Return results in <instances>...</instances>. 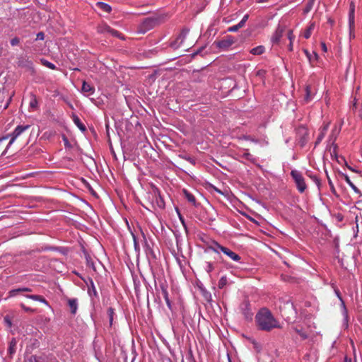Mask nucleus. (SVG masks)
Wrapping results in <instances>:
<instances>
[{
  "label": "nucleus",
  "mask_w": 362,
  "mask_h": 362,
  "mask_svg": "<svg viewBox=\"0 0 362 362\" xmlns=\"http://www.w3.org/2000/svg\"><path fill=\"white\" fill-rule=\"evenodd\" d=\"M257 327L259 330L271 332L274 328H281L279 321L272 312L266 308H261L255 316Z\"/></svg>",
  "instance_id": "obj_1"
},
{
  "label": "nucleus",
  "mask_w": 362,
  "mask_h": 362,
  "mask_svg": "<svg viewBox=\"0 0 362 362\" xmlns=\"http://www.w3.org/2000/svg\"><path fill=\"white\" fill-rule=\"evenodd\" d=\"M163 18V16H151L145 18L139 25L138 32L142 34L146 33L147 31L158 25Z\"/></svg>",
  "instance_id": "obj_2"
},
{
  "label": "nucleus",
  "mask_w": 362,
  "mask_h": 362,
  "mask_svg": "<svg viewBox=\"0 0 362 362\" xmlns=\"http://www.w3.org/2000/svg\"><path fill=\"white\" fill-rule=\"evenodd\" d=\"M281 315L288 322L294 321L297 315L296 309L290 300L286 301L281 308Z\"/></svg>",
  "instance_id": "obj_3"
},
{
  "label": "nucleus",
  "mask_w": 362,
  "mask_h": 362,
  "mask_svg": "<svg viewBox=\"0 0 362 362\" xmlns=\"http://www.w3.org/2000/svg\"><path fill=\"white\" fill-rule=\"evenodd\" d=\"M291 175L295 180L298 189L300 192H303L306 189V185L302 174L300 172L294 170L291 171Z\"/></svg>",
  "instance_id": "obj_4"
},
{
  "label": "nucleus",
  "mask_w": 362,
  "mask_h": 362,
  "mask_svg": "<svg viewBox=\"0 0 362 362\" xmlns=\"http://www.w3.org/2000/svg\"><path fill=\"white\" fill-rule=\"evenodd\" d=\"M234 42V37L230 35H228L225 39H223L217 42H214V44L216 45L217 47L222 49H226L230 46H231Z\"/></svg>",
  "instance_id": "obj_5"
},
{
  "label": "nucleus",
  "mask_w": 362,
  "mask_h": 362,
  "mask_svg": "<svg viewBox=\"0 0 362 362\" xmlns=\"http://www.w3.org/2000/svg\"><path fill=\"white\" fill-rule=\"evenodd\" d=\"M30 125H25V126H22V125H18L16 129L15 130L13 131V132L12 133L11 136V139L7 146V147L11 145L13 141L18 136H20L25 130L28 129L30 128Z\"/></svg>",
  "instance_id": "obj_6"
},
{
  "label": "nucleus",
  "mask_w": 362,
  "mask_h": 362,
  "mask_svg": "<svg viewBox=\"0 0 362 362\" xmlns=\"http://www.w3.org/2000/svg\"><path fill=\"white\" fill-rule=\"evenodd\" d=\"M250 305L247 300H245L240 305L241 310L245 318L247 320L252 319V313L250 312Z\"/></svg>",
  "instance_id": "obj_7"
},
{
  "label": "nucleus",
  "mask_w": 362,
  "mask_h": 362,
  "mask_svg": "<svg viewBox=\"0 0 362 362\" xmlns=\"http://www.w3.org/2000/svg\"><path fill=\"white\" fill-rule=\"evenodd\" d=\"M284 31V28L280 25L278 26L275 33L274 34L272 41L273 43H278L280 41V39L283 36V33Z\"/></svg>",
  "instance_id": "obj_8"
},
{
  "label": "nucleus",
  "mask_w": 362,
  "mask_h": 362,
  "mask_svg": "<svg viewBox=\"0 0 362 362\" xmlns=\"http://www.w3.org/2000/svg\"><path fill=\"white\" fill-rule=\"evenodd\" d=\"M354 11H355V5H354V2H351L349 14V27L351 28V31L354 28Z\"/></svg>",
  "instance_id": "obj_9"
},
{
  "label": "nucleus",
  "mask_w": 362,
  "mask_h": 362,
  "mask_svg": "<svg viewBox=\"0 0 362 362\" xmlns=\"http://www.w3.org/2000/svg\"><path fill=\"white\" fill-rule=\"evenodd\" d=\"M17 341L15 338H13L9 343V347L8 349V354L10 358L13 357V355L16 353Z\"/></svg>",
  "instance_id": "obj_10"
},
{
  "label": "nucleus",
  "mask_w": 362,
  "mask_h": 362,
  "mask_svg": "<svg viewBox=\"0 0 362 362\" xmlns=\"http://www.w3.org/2000/svg\"><path fill=\"white\" fill-rule=\"evenodd\" d=\"M95 7L107 13H110L112 11V8L109 4L100 1L95 4Z\"/></svg>",
  "instance_id": "obj_11"
},
{
  "label": "nucleus",
  "mask_w": 362,
  "mask_h": 362,
  "mask_svg": "<svg viewBox=\"0 0 362 362\" xmlns=\"http://www.w3.org/2000/svg\"><path fill=\"white\" fill-rule=\"evenodd\" d=\"M72 118H73V121L74 122V124L79 128V129L83 132H85L86 131V126L81 122L80 119L78 118V117L76 115H72Z\"/></svg>",
  "instance_id": "obj_12"
},
{
  "label": "nucleus",
  "mask_w": 362,
  "mask_h": 362,
  "mask_svg": "<svg viewBox=\"0 0 362 362\" xmlns=\"http://www.w3.org/2000/svg\"><path fill=\"white\" fill-rule=\"evenodd\" d=\"M25 362H45V359L41 356L31 355L25 358Z\"/></svg>",
  "instance_id": "obj_13"
},
{
  "label": "nucleus",
  "mask_w": 362,
  "mask_h": 362,
  "mask_svg": "<svg viewBox=\"0 0 362 362\" xmlns=\"http://www.w3.org/2000/svg\"><path fill=\"white\" fill-rule=\"evenodd\" d=\"M94 90H95L94 88L92 86H90L89 83H88L86 81L83 82V85H82V88H81V90L83 93L93 94L94 92Z\"/></svg>",
  "instance_id": "obj_14"
},
{
  "label": "nucleus",
  "mask_w": 362,
  "mask_h": 362,
  "mask_svg": "<svg viewBox=\"0 0 362 362\" xmlns=\"http://www.w3.org/2000/svg\"><path fill=\"white\" fill-rule=\"evenodd\" d=\"M182 192L187 201L192 203L194 206H196V199L194 195H192L190 192L185 189L182 190Z\"/></svg>",
  "instance_id": "obj_15"
},
{
  "label": "nucleus",
  "mask_w": 362,
  "mask_h": 362,
  "mask_svg": "<svg viewBox=\"0 0 362 362\" xmlns=\"http://www.w3.org/2000/svg\"><path fill=\"white\" fill-rule=\"evenodd\" d=\"M341 176L344 178L346 182L354 190L355 192L360 194V195H362L361 194L360 190L353 184V182L350 180L349 177L347 175L341 173Z\"/></svg>",
  "instance_id": "obj_16"
},
{
  "label": "nucleus",
  "mask_w": 362,
  "mask_h": 362,
  "mask_svg": "<svg viewBox=\"0 0 362 362\" xmlns=\"http://www.w3.org/2000/svg\"><path fill=\"white\" fill-rule=\"evenodd\" d=\"M69 306L71 309V313L72 314H76L77 310V300L76 299H69L68 300Z\"/></svg>",
  "instance_id": "obj_17"
},
{
  "label": "nucleus",
  "mask_w": 362,
  "mask_h": 362,
  "mask_svg": "<svg viewBox=\"0 0 362 362\" xmlns=\"http://www.w3.org/2000/svg\"><path fill=\"white\" fill-rule=\"evenodd\" d=\"M30 291H31V289L29 288H27V287L19 288L17 289L11 290L9 292V296H14L15 295H16L17 293H21V292H30Z\"/></svg>",
  "instance_id": "obj_18"
},
{
  "label": "nucleus",
  "mask_w": 362,
  "mask_h": 362,
  "mask_svg": "<svg viewBox=\"0 0 362 362\" xmlns=\"http://www.w3.org/2000/svg\"><path fill=\"white\" fill-rule=\"evenodd\" d=\"M161 290H162V294H163V296L168 305V307L171 309V302L169 299V297H168V293L167 291V289L163 286H161Z\"/></svg>",
  "instance_id": "obj_19"
},
{
  "label": "nucleus",
  "mask_w": 362,
  "mask_h": 362,
  "mask_svg": "<svg viewBox=\"0 0 362 362\" xmlns=\"http://www.w3.org/2000/svg\"><path fill=\"white\" fill-rule=\"evenodd\" d=\"M225 254L234 261L238 262L240 259V257L238 254L231 251L230 249H228Z\"/></svg>",
  "instance_id": "obj_20"
},
{
  "label": "nucleus",
  "mask_w": 362,
  "mask_h": 362,
  "mask_svg": "<svg viewBox=\"0 0 362 362\" xmlns=\"http://www.w3.org/2000/svg\"><path fill=\"white\" fill-rule=\"evenodd\" d=\"M328 126H329V124H327L326 125H325L322 129V132L321 133L319 134L317 139V141L315 142V145L318 144L321 141L322 139L324 138L325 136V132H327V129H328Z\"/></svg>",
  "instance_id": "obj_21"
},
{
  "label": "nucleus",
  "mask_w": 362,
  "mask_h": 362,
  "mask_svg": "<svg viewBox=\"0 0 362 362\" xmlns=\"http://www.w3.org/2000/svg\"><path fill=\"white\" fill-rule=\"evenodd\" d=\"M264 51V47L263 46H258L251 49L250 52L254 55H259L262 54Z\"/></svg>",
  "instance_id": "obj_22"
},
{
  "label": "nucleus",
  "mask_w": 362,
  "mask_h": 362,
  "mask_svg": "<svg viewBox=\"0 0 362 362\" xmlns=\"http://www.w3.org/2000/svg\"><path fill=\"white\" fill-rule=\"evenodd\" d=\"M311 93H312V90H311L310 86H307L305 87V97H304V100L306 102H308V101L311 100V99H312Z\"/></svg>",
  "instance_id": "obj_23"
},
{
  "label": "nucleus",
  "mask_w": 362,
  "mask_h": 362,
  "mask_svg": "<svg viewBox=\"0 0 362 362\" xmlns=\"http://www.w3.org/2000/svg\"><path fill=\"white\" fill-rule=\"evenodd\" d=\"M215 244H218L217 242L213 241L210 245H208L206 248L205 249V252H208L210 250H212L215 252L218 253L219 251H218V247L215 246Z\"/></svg>",
  "instance_id": "obj_24"
},
{
  "label": "nucleus",
  "mask_w": 362,
  "mask_h": 362,
  "mask_svg": "<svg viewBox=\"0 0 362 362\" xmlns=\"http://www.w3.org/2000/svg\"><path fill=\"white\" fill-rule=\"evenodd\" d=\"M304 52L310 63L312 62L313 58L315 59H317L318 58V55L315 52H313V54H310L307 49H305Z\"/></svg>",
  "instance_id": "obj_25"
},
{
  "label": "nucleus",
  "mask_w": 362,
  "mask_h": 362,
  "mask_svg": "<svg viewBox=\"0 0 362 362\" xmlns=\"http://www.w3.org/2000/svg\"><path fill=\"white\" fill-rule=\"evenodd\" d=\"M188 32H189V29L183 28L180 34L177 37V40H180V43H182L183 42V40H185V38L187 34L188 33Z\"/></svg>",
  "instance_id": "obj_26"
},
{
  "label": "nucleus",
  "mask_w": 362,
  "mask_h": 362,
  "mask_svg": "<svg viewBox=\"0 0 362 362\" xmlns=\"http://www.w3.org/2000/svg\"><path fill=\"white\" fill-rule=\"evenodd\" d=\"M27 298H30V299H33V300H39V301H41V302H43L45 303H47L46 300L41 296H37V295H27L26 296Z\"/></svg>",
  "instance_id": "obj_27"
},
{
  "label": "nucleus",
  "mask_w": 362,
  "mask_h": 362,
  "mask_svg": "<svg viewBox=\"0 0 362 362\" xmlns=\"http://www.w3.org/2000/svg\"><path fill=\"white\" fill-rule=\"evenodd\" d=\"M31 100L30 102V107L33 109H36L37 107V100L36 96L33 94H30Z\"/></svg>",
  "instance_id": "obj_28"
},
{
  "label": "nucleus",
  "mask_w": 362,
  "mask_h": 362,
  "mask_svg": "<svg viewBox=\"0 0 362 362\" xmlns=\"http://www.w3.org/2000/svg\"><path fill=\"white\" fill-rule=\"evenodd\" d=\"M315 28V23H312L310 26L306 29V30L304 33V37L306 39H308L310 37L311 32Z\"/></svg>",
  "instance_id": "obj_29"
},
{
  "label": "nucleus",
  "mask_w": 362,
  "mask_h": 362,
  "mask_svg": "<svg viewBox=\"0 0 362 362\" xmlns=\"http://www.w3.org/2000/svg\"><path fill=\"white\" fill-rule=\"evenodd\" d=\"M110 30V27L107 25V24H105L103 25H100L98 27V32L100 33H104L105 32H109Z\"/></svg>",
  "instance_id": "obj_30"
},
{
  "label": "nucleus",
  "mask_w": 362,
  "mask_h": 362,
  "mask_svg": "<svg viewBox=\"0 0 362 362\" xmlns=\"http://www.w3.org/2000/svg\"><path fill=\"white\" fill-rule=\"evenodd\" d=\"M107 315L109 317L110 325L112 326L113 322V316H114V309L111 307L107 309Z\"/></svg>",
  "instance_id": "obj_31"
},
{
  "label": "nucleus",
  "mask_w": 362,
  "mask_h": 362,
  "mask_svg": "<svg viewBox=\"0 0 362 362\" xmlns=\"http://www.w3.org/2000/svg\"><path fill=\"white\" fill-rule=\"evenodd\" d=\"M90 283H91V286H90V287H88V293L90 296H92L93 295L94 296H97V291L94 286L93 282L91 281Z\"/></svg>",
  "instance_id": "obj_32"
},
{
  "label": "nucleus",
  "mask_w": 362,
  "mask_h": 362,
  "mask_svg": "<svg viewBox=\"0 0 362 362\" xmlns=\"http://www.w3.org/2000/svg\"><path fill=\"white\" fill-rule=\"evenodd\" d=\"M294 330L300 336V337L303 339H306L308 337V334L305 332H304L302 329H299L296 327L294 328Z\"/></svg>",
  "instance_id": "obj_33"
},
{
  "label": "nucleus",
  "mask_w": 362,
  "mask_h": 362,
  "mask_svg": "<svg viewBox=\"0 0 362 362\" xmlns=\"http://www.w3.org/2000/svg\"><path fill=\"white\" fill-rule=\"evenodd\" d=\"M327 179H328V182H329V187H330V189L332 191V192L336 196V197H339V195L337 194V192H336V189L334 187V185L331 180V179L329 178V177L328 176V175L327 174Z\"/></svg>",
  "instance_id": "obj_34"
},
{
  "label": "nucleus",
  "mask_w": 362,
  "mask_h": 362,
  "mask_svg": "<svg viewBox=\"0 0 362 362\" xmlns=\"http://www.w3.org/2000/svg\"><path fill=\"white\" fill-rule=\"evenodd\" d=\"M241 28H243L242 23H238V24H237L235 25L229 27L228 28V32H236V31H238Z\"/></svg>",
  "instance_id": "obj_35"
},
{
  "label": "nucleus",
  "mask_w": 362,
  "mask_h": 362,
  "mask_svg": "<svg viewBox=\"0 0 362 362\" xmlns=\"http://www.w3.org/2000/svg\"><path fill=\"white\" fill-rule=\"evenodd\" d=\"M42 63L43 65L46 66L47 67L51 69H56V66L54 64H53L52 63L45 60V59H42Z\"/></svg>",
  "instance_id": "obj_36"
},
{
  "label": "nucleus",
  "mask_w": 362,
  "mask_h": 362,
  "mask_svg": "<svg viewBox=\"0 0 362 362\" xmlns=\"http://www.w3.org/2000/svg\"><path fill=\"white\" fill-rule=\"evenodd\" d=\"M227 284V279L226 276H223L218 281V287L220 288H223Z\"/></svg>",
  "instance_id": "obj_37"
},
{
  "label": "nucleus",
  "mask_w": 362,
  "mask_h": 362,
  "mask_svg": "<svg viewBox=\"0 0 362 362\" xmlns=\"http://www.w3.org/2000/svg\"><path fill=\"white\" fill-rule=\"evenodd\" d=\"M313 1H308L304 8V13H308L313 8Z\"/></svg>",
  "instance_id": "obj_38"
},
{
  "label": "nucleus",
  "mask_w": 362,
  "mask_h": 362,
  "mask_svg": "<svg viewBox=\"0 0 362 362\" xmlns=\"http://www.w3.org/2000/svg\"><path fill=\"white\" fill-rule=\"evenodd\" d=\"M4 322L7 325L8 327H11L12 322L8 315H6L4 318Z\"/></svg>",
  "instance_id": "obj_39"
},
{
  "label": "nucleus",
  "mask_w": 362,
  "mask_h": 362,
  "mask_svg": "<svg viewBox=\"0 0 362 362\" xmlns=\"http://www.w3.org/2000/svg\"><path fill=\"white\" fill-rule=\"evenodd\" d=\"M206 271L207 273H210L214 269V266L211 262H206Z\"/></svg>",
  "instance_id": "obj_40"
},
{
  "label": "nucleus",
  "mask_w": 362,
  "mask_h": 362,
  "mask_svg": "<svg viewBox=\"0 0 362 362\" xmlns=\"http://www.w3.org/2000/svg\"><path fill=\"white\" fill-rule=\"evenodd\" d=\"M177 211L178 213V216H179V218H180V221L182 222L185 229V231L187 232V226H186V223L185 222V219L183 218V217L181 216V214H180V212L178 211V209H177Z\"/></svg>",
  "instance_id": "obj_41"
},
{
  "label": "nucleus",
  "mask_w": 362,
  "mask_h": 362,
  "mask_svg": "<svg viewBox=\"0 0 362 362\" xmlns=\"http://www.w3.org/2000/svg\"><path fill=\"white\" fill-rule=\"evenodd\" d=\"M180 44H181L180 42L178 43V40L176 39L175 40H174L173 42H172L170 43V47L174 49H177V47H180Z\"/></svg>",
  "instance_id": "obj_42"
},
{
  "label": "nucleus",
  "mask_w": 362,
  "mask_h": 362,
  "mask_svg": "<svg viewBox=\"0 0 362 362\" xmlns=\"http://www.w3.org/2000/svg\"><path fill=\"white\" fill-rule=\"evenodd\" d=\"M108 33H110L111 35H112L113 36H115L117 37H121L120 33L117 30H113L111 28H110V30H109Z\"/></svg>",
  "instance_id": "obj_43"
},
{
  "label": "nucleus",
  "mask_w": 362,
  "mask_h": 362,
  "mask_svg": "<svg viewBox=\"0 0 362 362\" xmlns=\"http://www.w3.org/2000/svg\"><path fill=\"white\" fill-rule=\"evenodd\" d=\"M157 204L160 208H162V209L164 208V206H165L164 202L160 196H159V200L157 199Z\"/></svg>",
  "instance_id": "obj_44"
},
{
  "label": "nucleus",
  "mask_w": 362,
  "mask_h": 362,
  "mask_svg": "<svg viewBox=\"0 0 362 362\" xmlns=\"http://www.w3.org/2000/svg\"><path fill=\"white\" fill-rule=\"evenodd\" d=\"M215 246L216 247H218V251L220 250L221 251H222L224 254L226 253V250L228 249L227 247H225L222 245H221L220 244H215Z\"/></svg>",
  "instance_id": "obj_45"
},
{
  "label": "nucleus",
  "mask_w": 362,
  "mask_h": 362,
  "mask_svg": "<svg viewBox=\"0 0 362 362\" xmlns=\"http://www.w3.org/2000/svg\"><path fill=\"white\" fill-rule=\"evenodd\" d=\"M133 238H134V245L135 250L139 251V243L136 240V238L134 235H133Z\"/></svg>",
  "instance_id": "obj_46"
},
{
  "label": "nucleus",
  "mask_w": 362,
  "mask_h": 362,
  "mask_svg": "<svg viewBox=\"0 0 362 362\" xmlns=\"http://www.w3.org/2000/svg\"><path fill=\"white\" fill-rule=\"evenodd\" d=\"M20 40L18 37H14L11 40V44L12 46H16L19 43Z\"/></svg>",
  "instance_id": "obj_47"
},
{
  "label": "nucleus",
  "mask_w": 362,
  "mask_h": 362,
  "mask_svg": "<svg viewBox=\"0 0 362 362\" xmlns=\"http://www.w3.org/2000/svg\"><path fill=\"white\" fill-rule=\"evenodd\" d=\"M248 18H249L248 14L245 15L239 23H242V26L243 27L245 25L246 21H247Z\"/></svg>",
  "instance_id": "obj_48"
},
{
  "label": "nucleus",
  "mask_w": 362,
  "mask_h": 362,
  "mask_svg": "<svg viewBox=\"0 0 362 362\" xmlns=\"http://www.w3.org/2000/svg\"><path fill=\"white\" fill-rule=\"evenodd\" d=\"M45 38V34L42 32H40L37 34L36 40H43Z\"/></svg>",
  "instance_id": "obj_49"
},
{
  "label": "nucleus",
  "mask_w": 362,
  "mask_h": 362,
  "mask_svg": "<svg viewBox=\"0 0 362 362\" xmlns=\"http://www.w3.org/2000/svg\"><path fill=\"white\" fill-rule=\"evenodd\" d=\"M288 38L289 39L290 42H292L294 38V36L293 35V31L291 30H288Z\"/></svg>",
  "instance_id": "obj_50"
},
{
  "label": "nucleus",
  "mask_w": 362,
  "mask_h": 362,
  "mask_svg": "<svg viewBox=\"0 0 362 362\" xmlns=\"http://www.w3.org/2000/svg\"><path fill=\"white\" fill-rule=\"evenodd\" d=\"M21 307L26 312H34L35 311V310H33V309H32L30 308L26 307L23 304L21 305Z\"/></svg>",
  "instance_id": "obj_51"
},
{
  "label": "nucleus",
  "mask_w": 362,
  "mask_h": 362,
  "mask_svg": "<svg viewBox=\"0 0 362 362\" xmlns=\"http://www.w3.org/2000/svg\"><path fill=\"white\" fill-rule=\"evenodd\" d=\"M310 177L312 179H313V180L315 181V182L317 184V185L318 186V187H320V180L316 177V176H310Z\"/></svg>",
  "instance_id": "obj_52"
},
{
  "label": "nucleus",
  "mask_w": 362,
  "mask_h": 362,
  "mask_svg": "<svg viewBox=\"0 0 362 362\" xmlns=\"http://www.w3.org/2000/svg\"><path fill=\"white\" fill-rule=\"evenodd\" d=\"M204 49V47H201L200 48H199L197 49V51L192 54V57H194L195 55H197L198 54H201Z\"/></svg>",
  "instance_id": "obj_53"
},
{
  "label": "nucleus",
  "mask_w": 362,
  "mask_h": 362,
  "mask_svg": "<svg viewBox=\"0 0 362 362\" xmlns=\"http://www.w3.org/2000/svg\"><path fill=\"white\" fill-rule=\"evenodd\" d=\"M321 46H322V50L326 52L327 51L326 44L322 42H321Z\"/></svg>",
  "instance_id": "obj_54"
},
{
  "label": "nucleus",
  "mask_w": 362,
  "mask_h": 362,
  "mask_svg": "<svg viewBox=\"0 0 362 362\" xmlns=\"http://www.w3.org/2000/svg\"><path fill=\"white\" fill-rule=\"evenodd\" d=\"M335 293L337 294V296L339 297V298L342 300L341 298V294H340V292L339 291V290L337 289H335Z\"/></svg>",
  "instance_id": "obj_55"
},
{
  "label": "nucleus",
  "mask_w": 362,
  "mask_h": 362,
  "mask_svg": "<svg viewBox=\"0 0 362 362\" xmlns=\"http://www.w3.org/2000/svg\"><path fill=\"white\" fill-rule=\"evenodd\" d=\"M88 189L90 191L91 194L94 196H95V192L93 191V189L91 188L90 185H88Z\"/></svg>",
  "instance_id": "obj_56"
},
{
  "label": "nucleus",
  "mask_w": 362,
  "mask_h": 362,
  "mask_svg": "<svg viewBox=\"0 0 362 362\" xmlns=\"http://www.w3.org/2000/svg\"><path fill=\"white\" fill-rule=\"evenodd\" d=\"M346 167L351 170V171H354V172H357L355 169L353 168V167H350L349 165H348V164L346 163Z\"/></svg>",
  "instance_id": "obj_57"
},
{
  "label": "nucleus",
  "mask_w": 362,
  "mask_h": 362,
  "mask_svg": "<svg viewBox=\"0 0 362 362\" xmlns=\"http://www.w3.org/2000/svg\"><path fill=\"white\" fill-rule=\"evenodd\" d=\"M264 73V71L263 70H259L257 73L258 76H262Z\"/></svg>",
  "instance_id": "obj_58"
},
{
  "label": "nucleus",
  "mask_w": 362,
  "mask_h": 362,
  "mask_svg": "<svg viewBox=\"0 0 362 362\" xmlns=\"http://www.w3.org/2000/svg\"><path fill=\"white\" fill-rule=\"evenodd\" d=\"M349 28L351 29V28H350V27H349ZM354 28L352 29V30H351V31L350 30V37H353V38H354V37H355V35H354V34L353 33V32H354Z\"/></svg>",
  "instance_id": "obj_59"
},
{
  "label": "nucleus",
  "mask_w": 362,
  "mask_h": 362,
  "mask_svg": "<svg viewBox=\"0 0 362 362\" xmlns=\"http://www.w3.org/2000/svg\"><path fill=\"white\" fill-rule=\"evenodd\" d=\"M344 362H351V358H348L347 357H345Z\"/></svg>",
  "instance_id": "obj_60"
},
{
  "label": "nucleus",
  "mask_w": 362,
  "mask_h": 362,
  "mask_svg": "<svg viewBox=\"0 0 362 362\" xmlns=\"http://www.w3.org/2000/svg\"><path fill=\"white\" fill-rule=\"evenodd\" d=\"M289 50L291 51L292 49H293V46H292V42H290V44H289V47H288Z\"/></svg>",
  "instance_id": "obj_61"
},
{
  "label": "nucleus",
  "mask_w": 362,
  "mask_h": 362,
  "mask_svg": "<svg viewBox=\"0 0 362 362\" xmlns=\"http://www.w3.org/2000/svg\"><path fill=\"white\" fill-rule=\"evenodd\" d=\"M187 160H188L191 163H194V160H193L192 158H187Z\"/></svg>",
  "instance_id": "obj_62"
},
{
  "label": "nucleus",
  "mask_w": 362,
  "mask_h": 362,
  "mask_svg": "<svg viewBox=\"0 0 362 362\" xmlns=\"http://www.w3.org/2000/svg\"><path fill=\"white\" fill-rule=\"evenodd\" d=\"M310 305V303H309V302H307V303H306L305 306L309 307Z\"/></svg>",
  "instance_id": "obj_63"
},
{
  "label": "nucleus",
  "mask_w": 362,
  "mask_h": 362,
  "mask_svg": "<svg viewBox=\"0 0 362 362\" xmlns=\"http://www.w3.org/2000/svg\"><path fill=\"white\" fill-rule=\"evenodd\" d=\"M329 23H333V21L332 20L329 19Z\"/></svg>",
  "instance_id": "obj_64"
}]
</instances>
